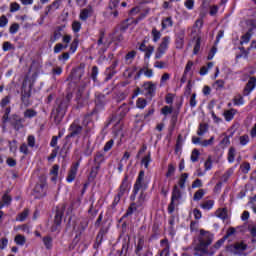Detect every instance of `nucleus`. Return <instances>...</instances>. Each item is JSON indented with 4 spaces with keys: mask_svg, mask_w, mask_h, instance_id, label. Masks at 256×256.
I'll return each instance as SVG.
<instances>
[{
    "mask_svg": "<svg viewBox=\"0 0 256 256\" xmlns=\"http://www.w3.org/2000/svg\"><path fill=\"white\" fill-rule=\"evenodd\" d=\"M11 35H15V33H17V31H19V24L17 23H14L10 26V29H9Z\"/></svg>",
    "mask_w": 256,
    "mask_h": 256,
    "instance_id": "nucleus-61",
    "label": "nucleus"
},
{
    "mask_svg": "<svg viewBox=\"0 0 256 256\" xmlns=\"http://www.w3.org/2000/svg\"><path fill=\"white\" fill-rule=\"evenodd\" d=\"M12 124H14L15 129H23V119H21L18 115H13L10 118Z\"/></svg>",
    "mask_w": 256,
    "mask_h": 256,
    "instance_id": "nucleus-14",
    "label": "nucleus"
},
{
    "mask_svg": "<svg viewBox=\"0 0 256 256\" xmlns=\"http://www.w3.org/2000/svg\"><path fill=\"white\" fill-rule=\"evenodd\" d=\"M199 160V150L194 149L191 154V162L196 163Z\"/></svg>",
    "mask_w": 256,
    "mask_h": 256,
    "instance_id": "nucleus-49",
    "label": "nucleus"
},
{
    "mask_svg": "<svg viewBox=\"0 0 256 256\" xmlns=\"http://www.w3.org/2000/svg\"><path fill=\"white\" fill-rule=\"evenodd\" d=\"M27 141L29 147H35V136H28Z\"/></svg>",
    "mask_w": 256,
    "mask_h": 256,
    "instance_id": "nucleus-64",
    "label": "nucleus"
},
{
    "mask_svg": "<svg viewBox=\"0 0 256 256\" xmlns=\"http://www.w3.org/2000/svg\"><path fill=\"white\" fill-rule=\"evenodd\" d=\"M140 75H145L148 79H151L154 75L153 69L143 68L140 70Z\"/></svg>",
    "mask_w": 256,
    "mask_h": 256,
    "instance_id": "nucleus-26",
    "label": "nucleus"
},
{
    "mask_svg": "<svg viewBox=\"0 0 256 256\" xmlns=\"http://www.w3.org/2000/svg\"><path fill=\"white\" fill-rule=\"evenodd\" d=\"M27 217H29V210L25 209L22 213H20L18 215V217L16 218V221H25V219H27Z\"/></svg>",
    "mask_w": 256,
    "mask_h": 256,
    "instance_id": "nucleus-35",
    "label": "nucleus"
},
{
    "mask_svg": "<svg viewBox=\"0 0 256 256\" xmlns=\"http://www.w3.org/2000/svg\"><path fill=\"white\" fill-rule=\"evenodd\" d=\"M205 195V190L204 189H199L198 191L195 192L194 194V201H201Z\"/></svg>",
    "mask_w": 256,
    "mask_h": 256,
    "instance_id": "nucleus-32",
    "label": "nucleus"
},
{
    "mask_svg": "<svg viewBox=\"0 0 256 256\" xmlns=\"http://www.w3.org/2000/svg\"><path fill=\"white\" fill-rule=\"evenodd\" d=\"M149 163H151V154H148L142 159V165H144L145 169H149Z\"/></svg>",
    "mask_w": 256,
    "mask_h": 256,
    "instance_id": "nucleus-45",
    "label": "nucleus"
},
{
    "mask_svg": "<svg viewBox=\"0 0 256 256\" xmlns=\"http://www.w3.org/2000/svg\"><path fill=\"white\" fill-rule=\"evenodd\" d=\"M10 204H11V196H9L8 194H4V196L2 197L1 207H5Z\"/></svg>",
    "mask_w": 256,
    "mask_h": 256,
    "instance_id": "nucleus-38",
    "label": "nucleus"
},
{
    "mask_svg": "<svg viewBox=\"0 0 256 256\" xmlns=\"http://www.w3.org/2000/svg\"><path fill=\"white\" fill-rule=\"evenodd\" d=\"M256 87V78L251 77L244 88V95H249Z\"/></svg>",
    "mask_w": 256,
    "mask_h": 256,
    "instance_id": "nucleus-10",
    "label": "nucleus"
},
{
    "mask_svg": "<svg viewBox=\"0 0 256 256\" xmlns=\"http://www.w3.org/2000/svg\"><path fill=\"white\" fill-rule=\"evenodd\" d=\"M169 27H173V18L171 17L162 20V29H169Z\"/></svg>",
    "mask_w": 256,
    "mask_h": 256,
    "instance_id": "nucleus-24",
    "label": "nucleus"
},
{
    "mask_svg": "<svg viewBox=\"0 0 256 256\" xmlns=\"http://www.w3.org/2000/svg\"><path fill=\"white\" fill-rule=\"evenodd\" d=\"M207 131H209V125L201 123L198 127L197 135H199V137H203Z\"/></svg>",
    "mask_w": 256,
    "mask_h": 256,
    "instance_id": "nucleus-18",
    "label": "nucleus"
},
{
    "mask_svg": "<svg viewBox=\"0 0 256 256\" xmlns=\"http://www.w3.org/2000/svg\"><path fill=\"white\" fill-rule=\"evenodd\" d=\"M161 247H162V251L160 253V256H169V241L162 240Z\"/></svg>",
    "mask_w": 256,
    "mask_h": 256,
    "instance_id": "nucleus-17",
    "label": "nucleus"
},
{
    "mask_svg": "<svg viewBox=\"0 0 256 256\" xmlns=\"http://www.w3.org/2000/svg\"><path fill=\"white\" fill-rule=\"evenodd\" d=\"M235 155H237V151L235 150V148H230L228 151V162L229 163H234Z\"/></svg>",
    "mask_w": 256,
    "mask_h": 256,
    "instance_id": "nucleus-28",
    "label": "nucleus"
},
{
    "mask_svg": "<svg viewBox=\"0 0 256 256\" xmlns=\"http://www.w3.org/2000/svg\"><path fill=\"white\" fill-rule=\"evenodd\" d=\"M60 5H61V1L56 0L50 6H48V11H51V10L56 11V9H59Z\"/></svg>",
    "mask_w": 256,
    "mask_h": 256,
    "instance_id": "nucleus-47",
    "label": "nucleus"
},
{
    "mask_svg": "<svg viewBox=\"0 0 256 256\" xmlns=\"http://www.w3.org/2000/svg\"><path fill=\"white\" fill-rule=\"evenodd\" d=\"M14 243H16V245H20V247H23V245L27 243V238L21 234H18L14 238Z\"/></svg>",
    "mask_w": 256,
    "mask_h": 256,
    "instance_id": "nucleus-19",
    "label": "nucleus"
},
{
    "mask_svg": "<svg viewBox=\"0 0 256 256\" xmlns=\"http://www.w3.org/2000/svg\"><path fill=\"white\" fill-rule=\"evenodd\" d=\"M72 29L74 33H79V31H81V23L77 21L73 22Z\"/></svg>",
    "mask_w": 256,
    "mask_h": 256,
    "instance_id": "nucleus-59",
    "label": "nucleus"
},
{
    "mask_svg": "<svg viewBox=\"0 0 256 256\" xmlns=\"http://www.w3.org/2000/svg\"><path fill=\"white\" fill-rule=\"evenodd\" d=\"M174 174H175V166L173 164H169L166 177H173Z\"/></svg>",
    "mask_w": 256,
    "mask_h": 256,
    "instance_id": "nucleus-53",
    "label": "nucleus"
},
{
    "mask_svg": "<svg viewBox=\"0 0 256 256\" xmlns=\"http://www.w3.org/2000/svg\"><path fill=\"white\" fill-rule=\"evenodd\" d=\"M45 187H47V184L45 182H42L35 186L34 193H37L36 197H45Z\"/></svg>",
    "mask_w": 256,
    "mask_h": 256,
    "instance_id": "nucleus-11",
    "label": "nucleus"
},
{
    "mask_svg": "<svg viewBox=\"0 0 256 256\" xmlns=\"http://www.w3.org/2000/svg\"><path fill=\"white\" fill-rule=\"evenodd\" d=\"M77 47H79V40L74 39L70 44V53H75V51H77Z\"/></svg>",
    "mask_w": 256,
    "mask_h": 256,
    "instance_id": "nucleus-42",
    "label": "nucleus"
},
{
    "mask_svg": "<svg viewBox=\"0 0 256 256\" xmlns=\"http://www.w3.org/2000/svg\"><path fill=\"white\" fill-rule=\"evenodd\" d=\"M36 116H37V112H35V110L33 109H27L24 112L25 119H33V117H36Z\"/></svg>",
    "mask_w": 256,
    "mask_h": 256,
    "instance_id": "nucleus-33",
    "label": "nucleus"
},
{
    "mask_svg": "<svg viewBox=\"0 0 256 256\" xmlns=\"http://www.w3.org/2000/svg\"><path fill=\"white\" fill-rule=\"evenodd\" d=\"M204 169L205 173L206 171H211V169H213V160L211 159V156H209L208 159L205 161Z\"/></svg>",
    "mask_w": 256,
    "mask_h": 256,
    "instance_id": "nucleus-34",
    "label": "nucleus"
},
{
    "mask_svg": "<svg viewBox=\"0 0 256 256\" xmlns=\"http://www.w3.org/2000/svg\"><path fill=\"white\" fill-rule=\"evenodd\" d=\"M249 41H251V33H250V32H247L246 34H244V35L241 37L240 44H241V45H247V43H249Z\"/></svg>",
    "mask_w": 256,
    "mask_h": 256,
    "instance_id": "nucleus-36",
    "label": "nucleus"
},
{
    "mask_svg": "<svg viewBox=\"0 0 256 256\" xmlns=\"http://www.w3.org/2000/svg\"><path fill=\"white\" fill-rule=\"evenodd\" d=\"M143 245H144L143 239H139L137 247H136V254L137 255H141V251H143Z\"/></svg>",
    "mask_w": 256,
    "mask_h": 256,
    "instance_id": "nucleus-52",
    "label": "nucleus"
},
{
    "mask_svg": "<svg viewBox=\"0 0 256 256\" xmlns=\"http://www.w3.org/2000/svg\"><path fill=\"white\" fill-rule=\"evenodd\" d=\"M187 179H189V174L188 173H183L180 176L178 185L180 187V189H185V183H187Z\"/></svg>",
    "mask_w": 256,
    "mask_h": 256,
    "instance_id": "nucleus-22",
    "label": "nucleus"
},
{
    "mask_svg": "<svg viewBox=\"0 0 256 256\" xmlns=\"http://www.w3.org/2000/svg\"><path fill=\"white\" fill-rule=\"evenodd\" d=\"M129 189H130V186H129V182H128V177L125 176V178L123 179V181L119 187L118 195L123 197V195H125V193H129Z\"/></svg>",
    "mask_w": 256,
    "mask_h": 256,
    "instance_id": "nucleus-9",
    "label": "nucleus"
},
{
    "mask_svg": "<svg viewBox=\"0 0 256 256\" xmlns=\"http://www.w3.org/2000/svg\"><path fill=\"white\" fill-rule=\"evenodd\" d=\"M239 141H240V145L245 146L247 145V143H249V136L247 135L240 136Z\"/></svg>",
    "mask_w": 256,
    "mask_h": 256,
    "instance_id": "nucleus-60",
    "label": "nucleus"
},
{
    "mask_svg": "<svg viewBox=\"0 0 256 256\" xmlns=\"http://www.w3.org/2000/svg\"><path fill=\"white\" fill-rule=\"evenodd\" d=\"M143 92L148 97H155V91L157 90V86L151 82H145L144 85H142Z\"/></svg>",
    "mask_w": 256,
    "mask_h": 256,
    "instance_id": "nucleus-5",
    "label": "nucleus"
},
{
    "mask_svg": "<svg viewBox=\"0 0 256 256\" xmlns=\"http://www.w3.org/2000/svg\"><path fill=\"white\" fill-rule=\"evenodd\" d=\"M154 52H155V47L149 45L148 49L144 52L146 59H151V56L153 55Z\"/></svg>",
    "mask_w": 256,
    "mask_h": 256,
    "instance_id": "nucleus-44",
    "label": "nucleus"
},
{
    "mask_svg": "<svg viewBox=\"0 0 256 256\" xmlns=\"http://www.w3.org/2000/svg\"><path fill=\"white\" fill-rule=\"evenodd\" d=\"M67 47H69V45L58 43L54 46V53H61V51L67 49Z\"/></svg>",
    "mask_w": 256,
    "mask_h": 256,
    "instance_id": "nucleus-39",
    "label": "nucleus"
},
{
    "mask_svg": "<svg viewBox=\"0 0 256 256\" xmlns=\"http://www.w3.org/2000/svg\"><path fill=\"white\" fill-rule=\"evenodd\" d=\"M234 249L236 253H243V251L247 249V244H244L243 242H237L236 244H234Z\"/></svg>",
    "mask_w": 256,
    "mask_h": 256,
    "instance_id": "nucleus-23",
    "label": "nucleus"
},
{
    "mask_svg": "<svg viewBox=\"0 0 256 256\" xmlns=\"http://www.w3.org/2000/svg\"><path fill=\"white\" fill-rule=\"evenodd\" d=\"M43 243H44L46 249H51V246L53 245V239H51V237H49V236L44 237Z\"/></svg>",
    "mask_w": 256,
    "mask_h": 256,
    "instance_id": "nucleus-40",
    "label": "nucleus"
},
{
    "mask_svg": "<svg viewBox=\"0 0 256 256\" xmlns=\"http://www.w3.org/2000/svg\"><path fill=\"white\" fill-rule=\"evenodd\" d=\"M241 170H242V173H249V171H251V164H249V162H244L241 165Z\"/></svg>",
    "mask_w": 256,
    "mask_h": 256,
    "instance_id": "nucleus-50",
    "label": "nucleus"
},
{
    "mask_svg": "<svg viewBox=\"0 0 256 256\" xmlns=\"http://www.w3.org/2000/svg\"><path fill=\"white\" fill-rule=\"evenodd\" d=\"M213 66H214L213 62H209V63L207 64V67H206V66H203V67L200 69V75H202V76L207 75V74L209 73V69H213Z\"/></svg>",
    "mask_w": 256,
    "mask_h": 256,
    "instance_id": "nucleus-27",
    "label": "nucleus"
},
{
    "mask_svg": "<svg viewBox=\"0 0 256 256\" xmlns=\"http://www.w3.org/2000/svg\"><path fill=\"white\" fill-rule=\"evenodd\" d=\"M63 219V212L61 210H57L54 217V226L52 227V231H57L59 225H61V221Z\"/></svg>",
    "mask_w": 256,
    "mask_h": 256,
    "instance_id": "nucleus-12",
    "label": "nucleus"
},
{
    "mask_svg": "<svg viewBox=\"0 0 256 256\" xmlns=\"http://www.w3.org/2000/svg\"><path fill=\"white\" fill-rule=\"evenodd\" d=\"M216 217L225 220L227 218V209L222 208L216 211Z\"/></svg>",
    "mask_w": 256,
    "mask_h": 256,
    "instance_id": "nucleus-30",
    "label": "nucleus"
},
{
    "mask_svg": "<svg viewBox=\"0 0 256 256\" xmlns=\"http://www.w3.org/2000/svg\"><path fill=\"white\" fill-rule=\"evenodd\" d=\"M115 144V141L110 140L108 141L105 146H104V151L105 153H107L108 151H111V149L113 148V145Z\"/></svg>",
    "mask_w": 256,
    "mask_h": 256,
    "instance_id": "nucleus-55",
    "label": "nucleus"
},
{
    "mask_svg": "<svg viewBox=\"0 0 256 256\" xmlns=\"http://www.w3.org/2000/svg\"><path fill=\"white\" fill-rule=\"evenodd\" d=\"M79 169V163L74 164L70 171L68 172V176L66 178L67 183H73L75 178L77 177V171Z\"/></svg>",
    "mask_w": 256,
    "mask_h": 256,
    "instance_id": "nucleus-8",
    "label": "nucleus"
},
{
    "mask_svg": "<svg viewBox=\"0 0 256 256\" xmlns=\"http://www.w3.org/2000/svg\"><path fill=\"white\" fill-rule=\"evenodd\" d=\"M213 243V234L209 231L200 230L198 243H194V255H207L209 253V245Z\"/></svg>",
    "mask_w": 256,
    "mask_h": 256,
    "instance_id": "nucleus-1",
    "label": "nucleus"
},
{
    "mask_svg": "<svg viewBox=\"0 0 256 256\" xmlns=\"http://www.w3.org/2000/svg\"><path fill=\"white\" fill-rule=\"evenodd\" d=\"M191 69H193V61H188L184 70L185 75H188Z\"/></svg>",
    "mask_w": 256,
    "mask_h": 256,
    "instance_id": "nucleus-62",
    "label": "nucleus"
},
{
    "mask_svg": "<svg viewBox=\"0 0 256 256\" xmlns=\"http://www.w3.org/2000/svg\"><path fill=\"white\" fill-rule=\"evenodd\" d=\"M50 175H53L51 178L53 182L57 181V176L59 175V165H54L50 170Z\"/></svg>",
    "mask_w": 256,
    "mask_h": 256,
    "instance_id": "nucleus-25",
    "label": "nucleus"
},
{
    "mask_svg": "<svg viewBox=\"0 0 256 256\" xmlns=\"http://www.w3.org/2000/svg\"><path fill=\"white\" fill-rule=\"evenodd\" d=\"M29 78L26 77L23 84H22V101H25V99H29L31 97V89L33 87V84L29 83Z\"/></svg>",
    "mask_w": 256,
    "mask_h": 256,
    "instance_id": "nucleus-6",
    "label": "nucleus"
},
{
    "mask_svg": "<svg viewBox=\"0 0 256 256\" xmlns=\"http://www.w3.org/2000/svg\"><path fill=\"white\" fill-rule=\"evenodd\" d=\"M215 55H217V45L215 44V46H213L208 54V61H211L213 59V57H215Z\"/></svg>",
    "mask_w": 256,
    "mask_h": 256,
    "instance_id": "nucleus-46",
    "label": "nucleus"
},
{
    "mask_svg": "<svg viewBox=\"0 0 256 256\" xmlns=\"http://www.w3.org/2000/svg\"><path fill=\"white\" fill-rule=\"evenodd\" d=\"M65 113H67V102H61L59 106L52 111V119H54L55 123H59L63 121Z\"/></svg>",
    "mask_w": 256,
    "mask_h": 256,
    "instance_id": "nucleus-3",
    "label": "nucleus"
},
{
    "mask_svg": "<svg viewBox=\"0 0 256 256\" xmlns=\"http://www.w3.org/2000/svg\"><path fill=\"white\" fill-rule=\"evenodd\" d=\"M7 23H9V19H7V16L2 15L0 17V27H7Z\"/></svg>",
    "mask_w": 256,
    "mask_h": 256,
    "instance_id": "nucleus-57",
    "label": "nucleus"
},
{
    "mask_svg": "<svg viewBox=\"0 0 256 256\" xmlns=\"http://www.w3.org/2000/svg\"><path fill=\"white\" fill-rule=\"evenodd\" d=\"M161 113L162 115H171V113H173V108L169 107V106H164L162 109H161Z\"/></svg>",
    "mask_w": 256,
    "mask_h": 256,
    "instance_id": "nucleus-51",
    "label": "nucleus"
},
{
    "mask_svg": "<svg viewBox=\"0 0 256 256\" xmlns=\"http://www.w3.org/2000/svg\"><path fill=\"white\" fill-rule=\"evenodd\" d=\"M154 67L156 69H165V67H167V63L163 62V61H156L154 63Z\"/></svg>",
    "mask_w": 256,
    "mask_h": 256,
    "instance_id": "nucleus-58",
    "label": "nucleus"
},
{
    "mask_svg": "<svg viewBox=\"0 0 256 256\" xmlns=\"http://www.w3.org/2000/svg\"><path fill=\"white\" fill-rule=\"evenodd\" d=\"M215 205V201L213 200H206L201 204L202 209H204V211H211V209H213Z\"/></svg>",
    "mask_w": 256,
    "mask_h": 256,
    "instance_id": "nucleus-20",
    "label": "nucleus"
},
{
    "mask_svg": "<svg viewBox=\"0 0 256 256\" xmlns=\"http://www.w3.org/2000/svg\"><path fill=\"white\" fill-rule=\"evenodd\" d=\"M81 131H83V128L79 126L77 123H73L70 126V134L68 135V137H77V135H79Z\"/></svg>",
    "mask_w": 256,
    "mask_h": 256,
    "instance_id": "nucleus-13",
    "label": "nucleus"
},
{
    "mask_svg": "<svg viewBox=\"0 0 256 256\" xmlns=\"http://www.w3.org/2000/svg\"><path fill=\"white\" fill-rule=\"evenodd\" d=\"M235 115H237V110L235 109H230V110H226L224 111V119L225 121H233V118L235 117Z\"/></svg>",
    "mask_w": 256,
    "mask_h": 256,
    "instance_id": "nucleus-16",
    "label": "nucleus"
},
{
    "mask_svg": "<svg viewBox=\"0 0 256 256\" xmlns=\"http://www.w3.org/2000/svg\"><path fill=\"white\" fill-rule=\"evenodd\" d=\"M214 143H215V136H212L208 140H202L201 147H212V145H214Z\"/></svg>",
    "mask_w": 256,
    "mask_h": 256,
    "instance_id": "nucleus-29",
    "label": "nucleus"
},
{
    "mask_svg": "<svg viewBox=\"0 0 256 256\" xmlns=\"http://www.w3.org/2000/svg\"><path fill=\"white\" fill-rule=\"evenodd\" d=\"M170 44H171V37L170 36L163 37L160 45L156 50L155 59H161V57H163L164 54L167 53V49H169Z\"/></svg>",
    "mask_w": 256,
    "mask_h": 256,
    "instance_id": "nucleus-4",
    "label": "nucleus"
},
{
    "mask_svg": "<svg viewBox=\"0 0 256 256\" xmlns=\"http://www.w3.org/2000/svg\"><path fill=\"white\" fill-rule=\"evenodd\" d=\"M179 199H181V190H179V187L175 186L172 192L171 201L175 202L179 201Z\"/></svg>",
    "mask_w": 256,
    "mask_h": 256,
    "instance_id": "nucleus-21",
    "label": "nucleus"
},
{
    "mask_svg": "<svg viewBox=\"0 0 256 256\" xmlns=\"http://www.w3.org/2000/svg\"><path fill=\"white\" fill-rule=\"evenodd\" d=\"M200 49H201V38L198 37L196 40V44L194 46L193 54L197 55V53H199Z\"/></svg>",
    "mask_w": 256,
    "mask_h": 256,
    "instance_id": "nucleus-48",
    "label": "nucleus"
},
{
    "mask_svg": "<svg viewBox=\"0 0 256 256\" xmlns=\"http://www.w3.org/2000/svg\"><path fill=\"white\" fill-rule=\"evenodd\" d=\"M245 104V100H243L242 96H236L234 98V105L241 106Z\"/></svg>",
    "mask_w": 256,
    "mask_h": 256,
    "instance_id": "nucleus-54",
    "label": "nucleus"
},
{
    "mask_svg": "<svg viewBox=\"0 0 256 256\" xmlns=\"http://www.w3.org/2000/svg\"><path fill=\"white\" fill-rule=\"evenodd\" d=\"M91 15H93V8L92 7L85 8L80 12V19L81 21H87V19H89Z\"/></svg>",
    "mask_w": 256,
    "mask_h": 256,
    "instance_id": "nucleus-15",
    "label": "nucleus"
},
{
    "mask_svg": "<svg viewBox=\"0 0 256 256\" xmlns=\"http://www.w3.org/2000/svg\"><path fill=\"white\" fill-rule=\"evenodd\" d=\"M147 186L148 184L145 181V171L141 170L134 184L133 195L131 196L132 201H134L137 193L140 191L138 205H143V201H145V193L143 191L147 189Z\"/></svg>",
    "mask_w": 256,
    "mask_h": 256,
    "instance_id": "nucleus-2",
    "label": "nucleus"
},
{
    "mask_svg": "<svg viewBox=\"0 0 256 256\" xmlns=\"http://www.w3.org/2000/svg\"><path fill=\"white\" fill-rule=\"evenodd\" d=\"M121 0H110L108 11H114V9H117L119 7V3Z\"/></svg>",
    "mask_w": 256,
    "mask_h": 256,
    "instance_id": "nucleus-37",
    "label": "nucleus"
},
{
    "mask_svg": "<svg viewBox=\"0 0 256 256\" xmlns=\"http://www.w3.org/2000/svg\"><path fill=\"white\" fill-rule=\"evenodd\" d=\"M185 7H187L189 10L193 9L195 7V1L194 0H186L184 3Z\"/></svg>",
    "mask_w": 256,
    "mask_h": 256,
    "instance_id": "nucleus-63",
    "label": "nucleus"
},
{
    "mask_svg": "<svg viewBox=\"0 0 256 256\" xmlns=\"http://www.w3.org/2000/svg\"><path fill=\"white\" fill-rule=\"evenodd\" d=\"M136 107L138 109H145V107H147V100H145V98H138L136 101Z\"/></svg>",
    "mask_w": 256,
    "mask_h": 256,
    "instance_id": "nucleus-31",
    "label": "nucleus"
},
{
    "mask_svg": "<svg viewBox=\"0 0 256 256\" xmlns=\"http://www.w3.org/2000/svg\"><path fill=\"white\" fill-rule=\"evenodd\" d=\"M152 37H153L154 43H157V41L161 39V32H159L157 29L154 28L152 30Z\"/></svg>",
    "mask_w": 256,
    "mask_h": 256,
    "instance_id": "nucleus-43",
    "label": "nucleus"
},
{
    "mask_svg": "<svg viewBox=\"0 0 256 256\" xmlns=\"http://www.w3.org/2000/svg\"><path fill=\"white\" fill-rule=\"evenodd\" d=\"M2 49L3 51H11V49H15V47L13 44H11V42H4Z\"/></svg>",
    "mask_w": 256,
    "mask_h": 256,
    "instance_id": "nucleus-56",
    "label": "nucleus"
},
{
    "mask_svg": "<svg viewBox=\"0 0 256 256\" xmlns=\"http://www.w3.org/2000/svg\"><path fill=\"white\" fill-rule=\"evenodd\" d=\"M175 45L176 49H183V46L185 45V30H180L175 35Z\"/></svg>",
    "mask_w": 256,
    "mask_h": 256,
    "instance_id": "nucleus-7",
    "label": "nucleus"
},
{
    "mask_svg": "<svg viewBox=\"0 0 256 256\" xmlns=\"http://www.w3.org/2000/svg\"><path fill=\"white\" fill-rule=\"evenodd\" d=\"M225 87V81L223 80H216L213 84V88L216 90L223 89Z\"/></svg>",
    "mask_w": 256,
    "mask_h": 256,
    "instance_id": "nucleus-41",
    "label": "nucleus"
}]
</instances>
